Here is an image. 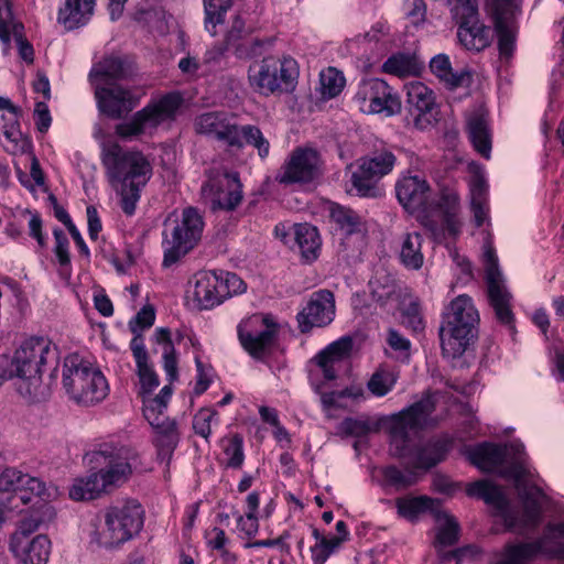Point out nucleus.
<instances>
[{
    "label": "nucleus",
    "instance_id": "32",
    "mask_svg": "<svg viewBox=\"0 0 564 564\" xmlns=\"http://www.w3.org/2000/svg\"><path fill=\"white\" fill-rule=\"evenodd\" d=\"M466 129L474 149L482 158L489 159L491 153V132L484 111L476 110L469 113L466 119Z\"/></svg>",
    "mask_w": 564,
    "mask_h": 564
},
{
    "label": "nucleus",
    "instance_id": "30",
    "mask_svg": "<svg viewBox=\"0 0 564 564\" xmlns=\"http://www.w3.org/2000/svg\"><path fill=\"white\" fill-rule=\"evenodd\" d=\"M9 549L22 564H47L51 541L46 535L37 534L25 542L9 544Z\"/></svg>",
    "mask_w": 564,
    "mask_h": 564
},
{
    "label": "nucleus",
    "instance_id": "54",
    "mask_svg": "<svg viewBox=\"0 0 564 564\" xmlns=\"http://www.w3.org/2000/svg\"><path fill=\"white\" fill-rule=\"evenodd\" d=\"M330 218L346 235L355 232L360 225V218L354 210L339 205L330 208Z\"/></svg>",
    "mask_w": 564,
    "mask_h": 564
},
{
    "label": "nucleus",
    "instance_id": "27",
    "mask_svg": "<svg viewBox=\"0 0 564 564\" xmlns=\"http://www.w3.org/2000/svg\"><path fill=\"white\" fill-rule=\"evenodd\" d=\"M278 56L269 55L260 61L253 62L249 66L248 79L250 86L259 94L269 96L276 91H281L278 77L274 76L276 70Z\"/></svg>",
    "mask_w": 564,
    "mask_h": 564
},
{
    "label": "nucleus",
    "instance_id": "43",
    "mask_svg": "<svg viewBox=\"0 0 564 564\" xmlns=\"http://www.w3.org/2000/svg\"><path fill=\"white\" fill-rule=\"evenodd\" d=\"M106 491L97 473H91L86 477L77 478L69 488V497L73 500H91Z\"/></svg>",
    "mask_w": 564,
    "mask_h": 564
},
{
    "label": "nucleus",
    "instance_id": "20",
    "mask_svg": "<svg viewBox=\"0 0 564 564\" xmlns=\"http://www.w3.org/2000/svg\"><path fill=\"white\" fill-rule=\"evenodd\" d=\"M94 91L98 110L111 119L122 118L140 102V96L118 84L108 86L96 84Z\"/></svg>",
    "mask_w": 564,
    "mask_h": 564
},
{
    "label": "nucleus",
    "instance_id": "8",
    "mask_svg": "<svg viewBox=\"0 0 564 564\" xmlns=\"http://www.w3.org/2000/svg\"><path fill=\"white\" fill-rule=\"evenodd\" d=\"M351 348V338L341 337L326 346L311 361L310 382L315 392L321 394V402L325 410L337 406L338 398L349 395L346 391L327 393L322 389L324 381H333L337 378L340 364L349 356Z\"/></svg>",
    "mask_w": 564,
    "mask_h": 564
},
{
    "label": "nucleus",
    "instance_id": "33",
    "mask_svg": "<svg viewBox=\"0 0 564 564\" xmlns=\"http://www.w3.org/2000/svg\"><path fill=\"white\" fill-rule=\"evenodd\" d=\"M1 120L3 121L1 129L6 138V151L13 155L30 153L32 142L20 130L18 108L10 113H2Z\"/></svg>",
    "mask_w": 564,
    "mask_h": 564
},
{
    "label": "nucleus",
    "instance_id": "5",
    "mask_svg": "<svg viewBox=\"0 0 564 564\" xmlns=\"http://www.w3.org/2000/svg\"><path fill=\"white\" fill-rule=\"evenodd\" d=\"M63 387L68 397L78 404L94 405L109 393V386L100 368L78 354L64 359Z\"/></svg>",
    "mask_w": 564,
    "mask_h": 564
},
{
    "label": "nucleus",
    "instance_id": "61",
    "mask_svg": "<svg viewBox=\"0 0 564 564\" xmlns=\"http://www.w3.org/2000/svg\"><path fill=\"white\" fill-rule=\"evenodd\" d=\"M217 423V412L213 409H200L193 417L195 433L206 441L212 434V424Z\"/></svg>",
    "mask_w": 564,
    "mask_h": 564
},
{
    "label": "nucleus",
    "instance_id": "28",
    "mask_svg": "<svg viewBox=\"0 0 564 564\" xmlns=\"http://www.w3.org/2000/svg\"><path fill=\"white\" fill-rule=\"evenodd\" d=\"M459 198L456 194L451 193L442 197V203L438 206L442 226L437 228L430 220H424V225L432 231L435 239H443L446 236L455 238L460 232L462 224L456 217Z\"/></svg>",
    "mask_w": 564,
    "mask_h": 564
},
{
    "label": "nucleus",
    "instance_id": "25",
    "mask_svg": "<svg viewBox=\"0 0 564 564\" xmlns=\"http://www.w3.org/2000/svg\"><path fill=\"white\" fill-rule=\"evenodd\" d=\"M189 284L193 285L192 299L197 308L212 310L223 303L217 271H198Z\"/></svg>",
    "mask_w": 564,
    "mask_h": 564
},
{
    "label": "nucleus",
    "instance_id": "12",
    "mask_svg": "<svg viewBox=\"0 0 564 564\" xmlns=\"http://www.w3.org/2000/svg\"><path fill=\"white\" fill-rule=\"evenodd\" d=\"M395 163V155L388 149L376 150L359 159L350 175L349 192L360 197H375L377 183L392 172Z\"/></svg>",
    "mask_w": 564,
    "mask_h": 564
},
{
    "label": "nucleus",
    "instance_id": "24",
    "mask_svg": "<svg viewBox=\"0 0 564 564\" xmlns=\"http://www.w3.org/2000/svg\"><path fill=\"white\" fill-rule=\"evenodd\" d=\"M395 193L400 204L411 214L424 213L427 208L431 188L426 180L420 175H403L395 184Z\"/></svg>",
    "mask_w": 564,
    "mask_h": 564
},
{
    "label": "nucleus",
    "instance_id": "40",
    "mask_svg": "<svg viewBox=\"0 0 564 564\" xmlns=\"http://www.w3.org/2000/svg\"><path fill=\"white\" fill-rule=\"evenodd\" d=\"M3 28L0 30V41L2 42L4 50L8 51L11 43V36L14 37L18 52L20 57L31 64L34 61V50L30 42L24 37V26L15 18H11L10 21L4 22Z\"/></svg>",
    "mask_w": 564,
    "mask_h": 564
},
{
    "label": "nucleus",
    "instance_id": "11",
    "mask_svg": "<svg viewBox=\"0 0 564 564\" xmlns=\"http://www.w3.org/2000/svg\"><path fill=\"white\" fill-rule=\"evenodd\" d=\"M278 332L279 325L268 314H252L237 326L240 345L251 357L259 360L272 352Z\"/></svg>",
    "mask_w": 564,
    "mask_h": 564
},
{
    "label": "nucleus",
    "instance_id": "44",
    "mask_svg": "<svg viewBox=\"0 0 564 564\" xmlns=\"http://www.w3.org/2000/svg\"><path fill=\"white\" fill-rule=\"evenodd\" d=\"M156 344L162 346L163 368L170 381L177 378V359L175 348L167 328H158L154 333Z\"/></svg>",
    "mask_w": 564,
    "mask_h": 564
},
{
    "label": "nucleus",
    "instance_id": "57",
    "mask_svg": "<svg viewBox=\"0 0 564 564\" xmlns=\"http://www.w3.org/2000/svg\"><path fill=\"white\" fill-rule=\"evenodd\" d=\"M382 70L387 74L404 77L416 72V64L412 57L398 54L389 57L383 63Z\"/></svg>",
    "mask_w": 564,
    "mask_h": 564
},
{
    "label": "nucleus",
    "instance_id": "9",
    "mask_svg": "<svg viewBox=\"0 0 564 564\" xmlns=\"http://www.w3.org/2000/svg\"><path fill=\"white\" fill-rule=\"evenodd\" d=\"M183 102L180 93H170L149 102L130 119L118 123L116 134L122 140H133L143 134H152L165 121L174 119Z\"/></svg>",
    "mask_w": 564,
    "mask_h": 564
},
{
    "label": "nucleus",
    "instance_id": "6",
    "mask_svg": "<svg viewBox=\"0 0 564 564\" xmlns=\"http://www.w3.org/2000/svg\"><path fill=\"white\" fill-rule=\"evenodd\" d=\"M479 315L471 299L458 295L449 304L440 329L443 354L451 358L462 356L473 338Z\"/></svg>",
    "mask_w": 564,
    "mask_h": 564
},
{
    "label": "nucleus",
    "instance_id": "42",
    "mask_svg": "<svg viewBox=\"0 0 564 564\" xmlns=\"http://www.w3.org/2000/svg\"><path fill=\"white\" fill-rule=\"evenodd\" d=\"M172 393V388L164 386L158 395L143 398V415L150 425L169 417L165 411Z\"/></svg>",
    "mask_w": 564,
    "mask_h": 564
},
{
    "label": "nucleus",
    "instance_id": "64",
    "mask_svg": "<svg viewBox=\"0 0 564 564\" xmlns=\"http://www.w3.org/2000/svg\"><path fill=\"white\" fill-rule=\"evenodd\" d=\"M404 14L414 26L422 25L426 20V4L424 0H405Z\"/></svg>",
    "mask_w": 564,
    "mask_h": 564
},
{
    "label": "nucleus",
    "instance_id": "58",
    "mask_svg": "<svg viewBox=\"0 0 564 564\" xmlns=\"http://www.w3.org/2000/svg\"><path fill=\"white\" fill-rule=\"evenodd\" d=\"M239 132L240 139L243 138L247 144L256 148L260 158L264 159L268 156L270 143L258 127L246 124L239 128ZM240 143L242 144L241 141Z\"/></svg>",
    "mask_w": 564,
    "mask_h": 564
},
{
    "label": "nucleus",
    "instance_id": "51",
    "mask_svg": "<svg viewBox=\"0 0 564 564\" xmlns=\"http://www.w3.org/2000/svg\"><path fill=\"white\" fill-rule=\"evenodd\" d=\"M44 522V518L40 514L39 510L33 511L31 514L25 516L18 524L17 530L13 532L9 544H15L31 540L32 534L37 531L41 524Z\"/></svg>",
    "mask_w": 564,
    "mask_h": 564
},
{
    "label": "nucleus",
    "instance_id": "10",
    "mask_svg": "<svg viewBox=\"0 0 564 564\" xmlns=\"http://www.w3.org/2000/svg\"><path fill=\"white\" fill-rule=\"evenodd\" d=\"M435 405L431 397H425L391 416L389 421L390 451L398 458H405L412 454L411 433L424 427Z\"/></svg>",
    "mask_w": 564,
    "mask_h": 564
},
{
    "label": "nucleus",
    "instance_id": "56",
    "mask_svg": "<svg viewBox=\"0 0 564 564\" xmlns=\"http://www.w3.org/2000/svg\"><path fill=\"white\" fill-rule=\"evenodd\" d=\"M205 3V28L215 35V28L218 23L223 22V15L230 7V0H204Z\"/></svg>",
    "mask_w": 564,
    "mask_h": 564
},
{
    "label": "nucleus",
    "instance_id": "2",
    "mask_svg": "<svg viewBox=\"0 0 564 564\" xmlns=\"http://www.w3.org/2000/svg\"><path fill=\"white\" fill-rule=\"evenodd\" d=\"M101 163L109 185L120 197L122 210L132 215L153 173L150 160L139 150L110 143L102 148Z\"/></svg>",
    "mask_w": 564,
    "mask_h": 564
},
{
    "label": "nucleus",
    "instance_id": "15",
    "mask_svg": "<svg viewBox=\"0 0 564 564\" xmlns=\"http://www.w3.org/2000/svg\"><path fill=\"white\" fill-rule=\"evenodd\" d=\"M45 484L37 477L25 474L14 467L4 468L0 473V491L11 492V502L14 508L32 503L39 509L50 507L44 503Z\"/></svg>",
    "mask_w": 564,
    "mask_h": 564
},
{
    "label": "nucleus",
    "instance_id": "4",
    "mask_svg": "<svg viewBox=\"0 0 564 564\" xmlns=\"http://www.w3.org/2000/svg\"><path fill=\"white\" fill-rule=\"evenodd\" d=\"M144 511L137 500L110 506L91 523L88 536L91 544L113 549L135 536L143 528Z\"/></svg>",
    "mask_w": 564,
    "mask_h": 564
},
{
    "label": "nucleus",
    "instance_id": "22",
    "mask_svg": "<svg viewBox=\"0 0 564 564\" xmlns=\"http://www.w3.org/2000/svg\"><path fill=\"white\" fill-rule=\"evenodd\" d=\"M335 317V299L328 290L314 292L306 306L297 314L299 327L302 333L313 327H323Z\"/></svg>",
    "mask_w": 564,
    "mask_h": 564
},
{
    "label": "nucleus",
    "instance_id": "21",
    "mask_svg": "<svg viewBox=\"0 0 564 564\" xmlns=\"http://www.w3.org/2000/svg\"><path fill=\"white\" fill-rule=\"evenodd\" d=\"M540 555L552 560H564V543L554 542L552 545H545V538H539L531 542L508 544L502 557L496 564H525Z\"/></svg>",
    "mask_w": 564,
    "mask_h": 564
},
{
    "label": "nucleus",
    "instance_id": "19",
    "mask_svg": "<svg viewBox=\"0 0 564 564\" xmlns=\"http://www.w3.org/2000/svg\"><path fill=\"white\" fill-rule=\"evenodd\" d=\"M202 196L213 210H234L242 200V185L235 173H218L202 186Z\"/></svg>",
    "mask_w": 564,
    "mask_h": 564
},
{
    "label": "nucleus",
    "instance_id": "52",
    "mask_svg": "<svg viewBox=\"0 0 564 564\" xmlns=\"http://www.w3.org/2000/svg\"><path fill=\"white\" fill-rule=\"evenodd\" d=\"M444 453L442 446L437 443H429L414 453L412 466L414 468L429 469L443 459Z\"/></svg>",
    "mask_w": 564,
    "mask_h": 564
},
{
    "label": "nucleus",
    "instance_id": "26",
    "mask_svg": "<svg viewBox=\"0 0 564 564\" xmlns=\"http://www.w3.org/2000/svg\"><path fill=\"white\" fill-rule=\"evenodd\" d=\"M468 171L471 174L468 181L470 208L476 226L481 227L489 219L488 184L482 166L476 162H470Z\"/></svg>",
    "mask_w": 564,
    "mask_h": 564
},
{
    "label": "nucleus",
    "instance_id": "1",
    "mask_svg": "<svg viewBox=\"0 0 564 564\" xmlns=\"http://www.w3.org/2000/svg\"><path fill=\"white\" fill-rule=\"evenodd\" d=\"M470 462L484 471H499L500 475L514 481V487L523 503V517L518 521L517 516L509 509V501L503 490L489 480H479L470 484L467 494L470 497L482 499L487 505L496 508L509 530L518 528H534L542 517V490L529 485L527 477V455L523 444L511 442L506 445L491 443L480 444L469 451Z\"/></svg>",
    "mask_w": 564,
    "mask_h": 564
},
{
    "label": "nucleus",
    "instance_id": "53",
    "mask_svg": "<svg viewBox=\"0 0 564 564\" xmlns=\"http://www.w3.org/2000/svg\"><path fill=\"white\" fill-rule=\"evenodd\" d=\"M398 376L388 369H378L368 381L369 391L376 397L388 394L397 383Z\"/></svg>",
    "mask_w": 564,
    "mask_h": 564
},
{
    "label": "nucleus",
    "instance_id": "59",
    "mask_svg": "<svg viewBox=\"0 0 564 564\" xmlns=\"http://www.w3.org/2000/svg\"><path fill=\"white\" fill-rule=\"evenodd\" d=\"M448 6L457 23L470 22L478 17V0H448Z\"/></svg>",
    "mask_w": 564,
    "mask_h": 564
},
{
    "label": "nucleus",
    "instance_id": "45",
    "mask_svg": "<svg viewBox=\"0 0 564 564\" xmlns=\"http://www.w3.org/2000/svg\"><path fill=\"white\" fill-rule=\"evenodd\" d=\"M408 102L419 112H430L434 106L433 91L421 82H411L406 85Z\"/></svg>",
    "mask_w": 564,
    "mask_h": 564
},
{
    "label": "nucleus",
    "instance_id": "46",
    "mask_svg": "<svg viewBox=\"0 0 564 564\" xmlns=\"http://www.w3.org/2000/svg\"><path fill=\"white\" fill-rule=\"evenodd\" d=\"M224 465L227 468L240 469L245 462L243 440L239 434L226 436L221 440Z\"/></svg>",
    "mask_w": 564,
    "mask_h": 564
},
{
    "label": "nucleus",
    "instance_id": "36",
    "mask_svg": "<svg viewBox=\"0 0 564 564\" xmlns=\"http://www.w3.org/2000/svg\"><path fill=\"white\" fill-rule=\"evenodd\" d=\"M431 72L448 88L465 86L470 80L466 69L454 70L448 55L437 54L430 62Z\"/></svg>",
    "mask_w": 564,
    "mask_h": 564
},
{
    "label": "nucleus",
    "instance_id": "38",
    "mask_svg": "<svg viewBox=\"0 0 564 564\" xmlns=\"http://www.w3.org/2000/svg\"><path fill=\"white\" fill-rule=\"evenodd\" d=\"M373 301L381 306L399 302L401 288L395 279L384 270H378L369 282Z\"/></svg>",
    "mask_w": 564,
    "mask_h": 564
},
{
    "label": "nucleus",
    "instance_id": "31",
    "mask_svg": "<svg viewBox=\"0 0 564 564\" xmlns=\"http://www.w3.org/2000/svg\"><path fill=\"white\" fill-rule=\"evenodd\" d=\"M96 0H65L57 12V22L66 30L86 25L94 14Z\"/></svg>",
    "mask_w": 564,
    "mask_h": 564
},
{
    "label": "nucleus",
    "instance_id": "17",
    "mask_svg": "<svg viewBox=\"0 0 564 564\" xmlns=\"http://www.w3.org/2000/svg\"><path fill=\"white\" fill-rule=\"evenodd\" d=\"M521 3L522 0H491L490 3L499 54L503 58H510L516 50V20L521 13Z\"/></svg>",
    "mask_w": 564,
    "mask_h": 564
},
{
    "label": "nucleus",
    "instance_id": "16",
    "mask_svg": "<svg viewBox=\"0 0 564 564\" xmlns=\"http://www.w3.org/2000/svg\"><path fill=\"white\" fill-rule=\"evenodd\" d=\"M129 458L128 448L109 443L101 444L91 453V462L101 466L97 474L106 490L128 480L132 473Z\"/></svg>",
    "mask_w": 564,
    "mask_h": 564
},
{
    "label": "nucleus",
    "instance_id": "37",
    "mask_svg": "<svg viewBox=\"0 0 564 564\" xmlns=\"http://www.w3.org/2000/svg\"><path fill=\"white\" fill-rule=\"evenodd\" d=\"M390 28L386 22H377L369 32L359 35L347 43L350 53L358 55L360 50L366 53L376 48L379 52L387 50Z\"/></svg>",
    "mask_w": 564,
    "mask_h": 564
},
{
    "label": "nucleus",
    "instance_id": "55",
    "mask_svg": "<svg viewBox=\"0 0 564 564\" xmlns=\"http://www.w3.org/2000/svg\"><path fill=\"white\" fill-rule=\"evenodd\" d=\"M219 279V289L223 302L234 295L242 294L247 285L236 273L227 271H217Z\"/></svg>",
    "mask_w": 564,
    "mask_h": 564
},
{
    "label": "nucleus",
    "instance_id": "47",
    "mask_svg": "<svg viewBox=\"0 0 564 564\" xmlns=\"http://www.w3.org/2000/svg\"><path fill=\"white\" fill-rule=\"evenodd\" d=\"M276 70L274 76L278 77L281 91H291L295 88L299 78L297 62L288 55L278 56Z\"/></svg>",
    "mask_w": 564,
    "mask_h": 564
},
{
    "label": "nucleus",
    "instance_id": "39",
    "mask_svg": "<svg viewBox=\"0 0 564 564\" xmlns=\"http://www.w3.org/2000/svg\"><path fill=\"white\" fill-rule=\"evenodd\" d=\"M293 234L302 258L306 262L316 260L322 245L317 228L306 223L295 224L293 226Z\"/></svg>",
    "mask_w": 564,
    "mask_h": 564
},
{
    "label": "nucleus",
    "instance_id": "29",
    "mask_svg": "<svg viewBox=\"0 0 564 564\" xmlns=\"http://www.w3.org/2000/svg\"><path fill=\"white\" fill-rule=\"evenodd\" d=\"M130 349L132 351L137 373L140 380V394L151 397L150 394L159 387V378L154 372L152 366L149 364L148 351L144 346L143 338L135 336L130 341Z\"/></svg>",
    "mask_w": 564,
    "mask_h": 564
},
{
    "label": "nucleus",
    "instance_id": "60",
    "mask_svg": "<svg viewBox=\"0 0 564 564\" xmlns=\"http://www.w3.org/2000/svg\"><path fill=\"white\" fill-rule=\"evenodd\" d=\"M180 442V432H175L164 437L153 438V445L156 449V459L161 464L169 466L173 457V453Z\"/></svg>",
    "mask_w": 564,
    "mask_h": 564
},
{
    "label": "nucleus",
    "instance_id": "35",
    "mask_svg": "<svg viewBox=\"0 0 564 564\" xmlns=\"http://www.w3.org/2000/svg\"><path fill=\"white\" fill-rule=\"evenodd\" d=\"M127 76L128 70L124 63L119 57L109 56L93 66L89 80L93 87H96V84L108 86L116 85L117 80Z\"/></svg>",
    "mask_w": 564,
    "mask_h": 564
},
{
    "label": "nucleus",
    "instance_id": "41",
    "mask_svg": "<svg viewBox=\"0 0 564 564\" xmlns=\"http://www.w3.org/2000/svg\"><path fill=\"white\" fill-rule=\"evenodd\" d=\"M422 237L417 232L406 234L400 247V261L410 270H419L424 262Z\"/></svg>",
    "mask_w": 564,
    "mask_h": 564
},
{
    "label": "nucleus",
    "instance_id": "49",
    "mask_svg": "<svg viewBox=\"0 0 564 564\" xmlns=\"http://www.w3.org/2000/svg\"><path fill=\"white\" fill-rule=\"evenodd\" d=\"M321 94L330 99L338 96L345 87L346 79L341 72L335 67H328L319 74Z\"/></svg>",
    "mask_w": 564,
    "mask_h": 564
},
{
    "label": "nucleus",
    "instance_id": "23",
    "mask_svg": "<svg viewBox=\"0 0 564 564\" xmlns=\"http://www.w3.org/2000/svg\"><path fill=\"white\" fill-rule=\"evenodd\" d=\"M195 131L226 142L230 147H241L239 128L231 123L225 112L210 111L195 118Z\"/></svg>",
    "mask_w": 564,
    "mask_h": 564
},
{
    "label": "nucleus",
    "instance_id": "63",
    "mask_svg": "<svg viewBox=\"0 0 564 564\" xmlns=\"http://www.w3.org/2000/svg\"><path fill=\"white\" fill-rule=\"evenodd\" d=\"M155 321V311L151 305L143 306L138 314L129 322V328L135 336H141V333L150 328Z\"/></svg>",
    "mask_w": 564,
    "mask_h": 564
},
{
    "label": "nucleus",
    "instance_id": "62",
    "mask_svg": "<svg viewBox=\"0 0 564 564\" xmlns=\"http://www.w3.org/2000/svg\"><path fill=\"white\" fill-rule=\"evenodd\" d=\"M382 475L384 480L397 489H404L416 482L414 473L406 474L394 466L383 468Z\"/></svg>",
    "mask_w": 564,
    "mask_h": 564
},
{
    "label": "nucleus",
    "instance_id": "18",
    "mask_svg": "<svg viewBox=\"0 0 564 564\" xmlns=\"http://www.w3.org/2000/svg\"><path fill=\"white\" fill-rule=\"evenodd\" d=\"M322 174V159L313 148H296L281 167V184H307Z\"/></svg>",
    "mask_w": 564,
    "mask_h": 564
},
{
    "label": "nucleus",
    "instance_id": "50",
    "mask_svg": "<svg viewBox=\"0 0 564 564\" xmlns=\"http://www.w3.org/2000/svg\"><path fill=\"white\" fill-rule=\"evenodd\" d=\"M434 500L426 497L399 498L397 508L400 516L406 519H415L419 514L433 508Z\"/></svg>",
    "mask_w": 564,
    "mask_h": 564
},
{
    "label": "nucleus",
    "instance_id": "7",
    "mask_svg": "<svg viewBox=\"0 0 564 564\" xmlns=\"http://www.w3.org/2000/svg\"><path fill=\"white\" fill-rule=\"evenodd\" d=\"M204 219L194 207H186L181 216L163 230V267L169 268L195 248L202 238Z\"/></svg>",
    "mask_w": 564,
    "mask_h": 564
},
{
    "label": "nucleus",
    "instance_id": "3",
    "mask_svg": "<svg viewBox=\"0 0 564 564\" xmlns=\"http://www.w3.org/2000/svg\"><path fill=\"white\" fill-rule=\"evenodd\" d=\"M50 352V341L43 337H31L21 343L12 357L0 356V380L17 379L22 395L36 393L42 382V367Z\"/></svg>",
    "mask_w": 564,
    "mask_h": 564
},
{
    "label": "nucleus",
    "instance_id": "34",
    "mask_svg": "<svg viewBox=\"0 0 564 564\" xmlns=\"http://www.w3.org/2000/svg\"><path fill=\"white\" fill-rule=\"evenodd\" d=\"M458 25L457 36L465 48L480 52L491 44V29L481 23L478 17L471 19L470 22L458 23Z\"/></svg>",
    "mask_w": 564,
    "mask_h": 564
},
{
    "label": "nucleus",
    "instance_id": "14",
    "mask_svg": "<svg viewBox=\"0 0 564 564\" xmlns=\"http://www.w3.org/2000/svg\"><path fill=\"white\" fill-rule=\"evenodd\" d=\"M482 257L490 305L497 319L501 324L512 327L511 294L506 288L498 257L490 241L485 242Z\"/></svg>",
    "mask_w": 564,
    "mask_h": 564
},
{
    "label": "nucleus",
    "instance_id": "48",
    "mask_svg": "<svg viewBox=\"0 0 564 564\" xmlns=\"http://www.w3.org/2000/svg\"><path fill=\"white\" fill-rule=\"evenodd\" d=\"M438 529L436 534L437 546H449L458 541L459 527L457 521L448 513L438 511L436 513Z\"/></svg>",
    "mask_w": 564,
    "mask_h": 564
},
{
    "label": "nucleus",
    "instance_id": "13",
    "mask_svg": "<svg viewBox=\"0 0 564 564\" xmlns=\"http://www.w3.org/2000/svg\"><path fill=\"white\" fill-rule=\"evenodd\" d=\"M352 101L366 115L383 113L391 117L401 111L398 94L380 78H365L357 85Z\"/></svg>",
    "mask_w": 564,
    "mask_h": 564
}]
</instances>
